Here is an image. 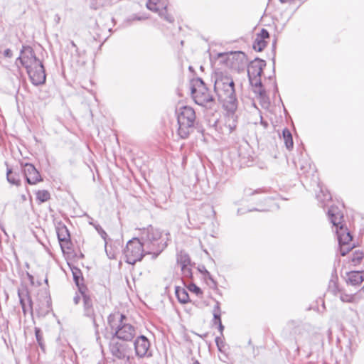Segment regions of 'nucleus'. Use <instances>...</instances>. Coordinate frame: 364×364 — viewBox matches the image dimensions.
Masks as SVG:
<instances>
[{"instance_id":"obj_1","label":"nucleus","mask_w":364,"mask_h":364,"mask_svg":"<svg viewBox=\"0 0 364 364\" xmlns=\"http://www.w3.org/2000/svg\"><path fill=\"white\" fill-rule=\"evenodd\" d=\"M214 90L218 100L223 103L224 109L230 114H235L237 109L238 100L232 77L227 73L216 72Z\"/></svg>"},{"instance_id":"obj_2","label":"nucleus","mask_w":364,"mask_h":364,"mask_svg":"<svg viewBox=\"0 0 364 364\" xmlns=\"http://www.w3.org/2000/svg\"><path fill=\"white\" fill-rule=\"evenodd\" d=\"M146 255H151L152 259H156L166 247L167 243L162 238V232L159 229L149 225L141 231L138 237Z\"/></svg>"},{"instance_id":"obj_3","label":"nucleus","mask_w":364,"mask_h":364,"mask_svg":"<svg viewBox=\"0 0 364 364\" xmlns=\"http://www.w3.org/2000/svg\"><path fill=\"white\" fill-rule=\"evenodd\" d=\"M177 134L180 139H187L195 129L196 112L189 106H183L177 112Z\"/></svg>"},{"instance_id":"obj_4","label":"nucleus","mask_w":364,"mask_h":364,"mask_svg":"<svg viewBox=\"0 0 364 364\" xmlns=\"http://www.w3.org/2000/svg\"><path fill=\"white\" fill-rule=\"evenodd\" d=\"M330 222L336 228L339 246L346 245L352 240L353 236L342 224L343 215L337 206L331 205L327 212Z\"/></svg>"},{"instance_id":"obj_5","label":"nucleus","mask_w":364,"mask_h":364,"mask_svg":"<svg viewBox=\"0 0 364 364\" xmlns=\"http://www.w3.org/2000/svg\"><path fill=\"white\" fill-rule=\"evenodd\" d=\"M190 89L191 96L197 105L205 107H211V105L214 103L215 99L202 78L196 77L192 79Z\"/></svg>"},{"instance_id":"obj_6","label":"nucleus","mask_w":364,"mask_h":364,"mask_svg":"<svg viewBox=\"0 0 364 364\" xmlns=\"http://www.w3.org/2000/svg\"><path fill=\"white\" fill-rule=\"evenodd\" d=\"M125 262L130 264H134L136 262L141 261L146 255L138 237H134L127 243L124 250Z\"/></svg>"},{"instance_id":"obj_7","label":"nucleus","mask_w":364,"mask_h":364,"mask_svg":"<svg viewBox=\"0 0 364 364\" xmlns=\"http://www.w3.org/2000/svg\"><path fill=\"white\" fill-rule=\"evenodd\" d=\"M109 350L114 358L124 360V364L130 363L132 350L127 343L119 341L113 337L109 343Z\"/></svg>"},{"instance_id":"obj_8","label":"nucleus","mask_w":364,"mask_h":364,"mask_svg":"<svg viewBox=\"0 0 364 364\" xmlns=\"http://www.w3.org/2000/svg\"><path fill=\"white\" fill-rule=\"evenodd\" d=\"M127 319V316L124 314L120 315V319L119 324L114 328V336L117 340H122L124 341H132L136 334V329L134 326L129 323L124 322V320Z\"/></svg>"},{"instance_id":"obj_9","label":"nucleus","mask_w":364,"mask_h":364,"mask_svg":"<svg viewBox=\"0 0 364 364\" xmlns=\"http://www.w3.org/2000/svg\"><path fill=\"white\" fill-rule=\"evenodd\" d=\"M26 70L33 85L38 86L46 82V74L45 68L41 60Z\"/></svg>"},{"instance_id":"obj_10","label":"nucleus","mask_w":364,"mask_h":364,"mask_svg":"<svg viewBox=\"0 0 364 364\" xmlns=\"http://www.w3.org/2000/svg\"><path fill=\"white\" fill-rule=\"evenodd\" d=\"M35 52L30 46H22L20 50V55L16 60V63L19 62L26 69L39 62Z\"/></svg>"},{"instance_id":"obj_11","label":"nucleus","mask_w":364,"mask_h":364,"mask_svg":"<svg viewBox=\"0 0 364 364\" xmlns=\"http://www.w3.org/2000/svg\"><path fill=\"white\" fill-rule=\"evenodd\" d=\"M82 294L83 301V316L89 318L95 327V334L98 335V326L97 323L96 315L93 307V301L90 296L87 294V291H83Z\"/></svg>"},{"instance_id":"obj_12","label":"nucleus","mask_w":364,"mask_h":364,"mask_svg":"<svg viewBox=\"0 0 364 364\" xmlns=\"http://www.w3.org/2000/svg\"><path fill=\"white\" fill-rule=\"evenodd\" d=\"M309 327L310 326L308 324L299 325L295 327L294 333L295 334V342L297 345V350H299L302 347H305L306 343H309Z\"/></svg>"},{"instance_id":"obj_13","label":"nucleus","mask_w":364,"mask_h":364,"mask_svg":"<svg viewBox=\"0 0 364 364\" xmlns=\"http://www.w3.org/2000/svg\"><path fill=\"white\" fill-rule=\"evenodd\" d=\"M134 346L136 356L143 358L151 355L149 351L150 342L145 336L141 335L138 336L134 342Z\"/></svg>"},{"instance_id":"obj_14","label":"nucleus","mask_w":364,"mask_h":364,"mask_svg":"<svg viewBox=\"0 0 364 364\" xmlns=\"http://www.w3.org/2000/svg\"><path fill=\"white\" fill-rule=\"evenodd\" d=\"M23 173L26 182L31 185L36 184L37 183L43 181L38 171L36 168L33 164L31 163H26L24 164Z\"/></svg>"},{"instance_id":"obj_15","label":"nucleus","mask_w":364,"mask_h":364,"mask_svg":"<svg viewBox=\"0 0 364 364\" xmlns=\"http://www.w3.org/2000/svg\"><path fill=\"white\" fill-rule=\"evenodd\" d=\"M294 164L296 168L299 169L300 174L307 177V174L313 173L314 168L312 166L310 159L306 156L301 155V157L294 158Z\"/></svg>"},{"instance_id":"obj_16","label":"nucleus","mask_w":364,"mask_h":364,"mask_svg":"<svg viewBox=\"0 0 364 364\" xmlns=\"http://www.w3.org/2000/svg\"><path fill=\"white\" fill-rule=\"evenodd\" d=\"M266 61L259 58H255L248 65L247 75L261 76L266 67Z\"/></svg>"},{"instance_id":"obj_17","label":"nucleus","mask_w":364,"mask_h":364,"mask_svg":"<svg viewBox=\"0 0 364 364\" xmlns=\"http://www.w3.org/2000/svg\"><path fill=\"white\" fill-rule=\"evenodd\" d=\"M56 232L61 247H63V245H65L69 249L68 245L70 244V234L65 225L63 223H59L56 227Z\"/></svg>"},{"instance_id":"obj_18","label":"nucleus","mask_w":364,"mask_h":364,"mask_svg":"<svg viewBox=\"0 0 364 364\" xmlns=\"http://www.w3.org/2000/svg\"><path fill=\"white\" fill-rule=\"evenodd\" d=\"M270 37L269 31L266 28H262L260 32L256 35V38L253 43V49L256 51L261 52L267 46V39Z\"/></svg>"},{"instance_id":"obj_19","label":"nucleus","mask_w":364,"mask_h":364,"mask_svg":"<svg viewBox=\"0 0 364 364\" xmlns=\"http://www.w3.org/2000/svg\"><path fill=\"white\" fill-rule=\"evenodd\" d=\"M68 265L72 272L73 281L75 285L77 287L79 293L83 294V291H87V289L86 286L83 284L84 278L81 270L78 267L69 263Z\"/></svg>"},{"instance_id":"obj_20","label":"nucleus","mask_w":364,"mask_h":364,"mask_svg":"<svg viewBox=\"0 0 364 364\" xmlns=\"http://www.w3.org/2000/svg\"><path fill=\"white\" fill-rule=\"evenodd\" d=\"M346 283L353 287L360 286L364 281V270H353L346 273Z\"/></svg>"},{"instance_id":"obj_21","label":"nucleus","mask_w":364,"mask_h":364,"mask_svg":"<svg viewBox=\"0 0 364 364\" xmlns=\"http://www.w3.org/2000/svg\"><path fill=\"white\" fill-rule=\"evenodd\" d=\"M18 296L19 298V302L21 306L22 311H23V314H26V311H27L25 299H26L28 304L29 309L31 310V312L32 313L33 301H32V299H31V296L28 291L26 289H25L23 291L18 289Z\"/></svg>"},{"instance_id":"obj_22","label":"nucleus","mask_w":364,"mask_h":364,"mask_svg":"<svg viewBox=\"0 0 364 364\" xmlns=\"http://www.w3.org/2000/svg\"><path fill=\"white\" fill-rule=\"evenodd\" d=\"M250 81V84L255 89V92H257L261 98H263L266 95V91L263 87L261 76H253L247 75Z\"/></svg>"},{"instance_id":"obj_23","label":"nucleus","mask_w":364,"mask_h":364,"mask_svg":"<svg viewBox=\"0 0 364 364\" xmlns=\"http://www.w3.org/2000/svg\"><path fill=\"white\" fill-rule=\"evenodd\" d=\"M175 294L178 301L181 304H185L191 301L188 293L184 288L181 287H176Z\"/></svg>"},{"instance_id":"obj_24","label":"nucleus","mask_w":364,"mask_h":364,"mask_svg":"<svg viewBox=\"0 0 364 364\" xmlns=\"http://www.w3.org/2000/svg\"><path fill=\"white\" fill-rule=\"evenodd\" d=\"M6 165L7 166L6 179L8 182L16 186H20L21 180L18 173L14 172L11 168H9L7 163H6Z\"/></svg>"},{"instance_id":"obj_25","label":"nucleus","mask_w":364,"mask_h":364,"mask_svg":"<svg viewBox=\"0 0 364 364\" xmlns=\"http://www.w3.org/2000/svg\"><path fill=\"white\" fill-rule=\"evenodd\" d=\"M282 139L284 140L286 148L291 150L294 146L293 137L291 132L288 128H284L282 130Z\"/></svg>"},{"instance_id":"obj_26","label":"nucleus","mask_w":364,"mask_h":364,"mask_svg":"<svg viewBox=\"0 0 364 364\" xmlns=\"http://www.w3.org/2000/svg\"><path fill=\"white\" fill-rule=\"evenodd\" d=\"M92 9H99L104 6L111 5L113 0H88Z\"/></svg>"},{"instance_id":"obj_27","label":"nucleus","mask_w":364,"mask_h":364,"mask_svg":"<svg viewBox=\"0 0 364 364\" xmlns=\"http://www.w3.org/2000/svg\"><path fill=\"white\" fill-rule=\"evenodd\" d=\"M213 324L216 325V324L219 323L220 322H222L220 303L218 301H216L215 304L213 307Z\"/></svg>"},{"instance_id":"obj_28","label":"nucleus","mask_w":364,"mask_h":364,"mask_svg":"<svg viewBox=\"0 0 364 364\" xmlns=\"http://www.w3.org/2000/svg\"><path fill=\"white\" fill-rule=\"evenodd\" d=\"M157 12L161 18L166 21L168 23H173L174 21V17L168 12L166 6L161 7Z\"/></svg>"},{"instance_id":"obj_29","label":"nucleus","mask_w":364,"mask_h":364,"mask_svg":"<svg viewBox=\"0 0 364 364\" xmlns=\"http://www.w3.org/2000/svg\"><path fill=\"white\" fill-rule=\"evenodd\" d=\"M316 198L321 203V205L324 208L326 206L325 202L330 200L331 199V196L330 193L328 191L324 193L323 191L321 188L320 193L316 194Z\"/></svg>"},{"instance_id":"obj_30","label":"nucleus","mask_w":364,"mask_h":364,"mask_svg":"<svg viewBox=\"0 0 364 364\" xmlns=\"http://www.w3.org/2000/svg\"><path fill=\"white\" fill-rule=\"evenodd\" d=\"M162 6L161 0H148L146 3L147 9L155 12L159 11V9L163 7Z\"/></svg>"},{"instance_id":"obj_31","label":"nucleus","mask_w":364,"mask_h":364,"mask_svg":"<svg viewBox=\"0 0 364 364\" xmlns=\"http://www.w3.org/2000/svg\"><path fill=\"white\" fill-rule=\"evenodd\" d=\"M50 198V193L46 190H41L36 192V199L40 203H45Z\"/></svg>"},{"instance_id":"obj_32","label":"nucleus","mask_w":364,"mask_h":364,"mask_svg":"<svg viewBox=\"0 0 364 364\" xmlns=\"http://www.w3.org/2000/svg\"><path fill=\"white\" fill-rule=\"evenodd\" d=\"M178 263L181 267L192 266L191 260L188 255L181 254L178 257Z\"/></svg>"},{"instance_id":"obj_33","label":"nucleus","mask_w":364,"mask_h":364,"mask_svg":"<svg viewBox=\"0 0 364 364\" xmlns=\"http://www.w3.org/2000/svg\"><path fill=\"white\" fill-rule=\"evenodd\" d=\"M35 336L37 341V343L38 346H40L41 349L44 351L45 350V344L43 342V332L41 330V328L36 327L35 328Z\"/></svg>"},{"instance_id":"obj_34","label":"nucleus","mask_w":364,"mask_h":364,"mask_svg":"<svg viewBox=\"0 0 364 364\" xmlns=\"http://www.w3.org/2000/svg\"><path fill=\"white\" fill-rule=\"evenodd\" d=\"M70 56H65V58L70 61H78V58L82 55V53H84V51L81 52L78 48H76L75 49L73 50V52H70Z\"/></svg>"},{"instance_id":"obj_35","label":"nucleus","mask_w":364,"mask_h":364,"mask_svg":"<svg viewBox=\"0 0 364 364\" xmlns=\"http://www.w3.org/2000/svg\"><path fill=\"white\" fill-rule=\"evenodd\" d=\"M363 257L364 254L363 253V252L356 250L353 253L351 262L354 264V265H357L362 261Z\"/></svg>"},{"instance_id":"obj_36","label":"nucleus","mask_w":364,"mask_h":364,"mask_svg":"<svg viewBox=\"0 0 364 364\" xmlns=\"http://www.w3.org/2000/svg\"><path fill=\"white\" fill-rule=\"evenodd\" d=\"M339 297L341 301L345 303H353L355 301V294H348L342 291Z\"/></svg>"},{"instance_id":"obj_37","label":"nucleus","mask_w":364,"mask_h":364,"mask_svg":"<svg viewBox=\"0 0 364 364\" xmlns=\"http://www.w3.org/2000/svg\"><path fill=\"white\" fill-rule=\"evenodd\" d=\"M336 280H337V277L336 276V279H331L330 280V284H329V289H331V291H332L333 295H337L338 293L341 294L342 292V291L338 287Z\"/></svg>"},{"instance_id":"obj_38","label":"nucleus","mask_w":364,"mask_h":364,"mask_svg":"<svg viewBox=\"0 0 364 364\" xmlns=\"http://www.w3.org/2000/svg\"><path fill=\"white\" fill-rule=\"evenodd\" d=\"M186 287L190 291L194 293L198 296L203 295L201 289L193 282L190 283Z\"/></svg>"},{"instance_id":"obj_39","label":"nucleus","mask_w":364,"mask_h":364,"mask_svg":"<svg viewBox=\"0 0 364 364\" xmlns=\"http://www.w3.org/2000/svg\"><path fill=\"white\" fill-rule=\"evenodd\" d=\"M192 266H186V267H181V272L182 275L183 277L187 279H192L193 277V272H192Z\"/></svg>"},{"instance_id":"obj_40","label":"nucleus","mask_w":364,"mask_h":364,"mask_svg":"<svg viewBox=\"0 0 364 364\" xmlns=\"http://www.w3.org/2000/svg\"><path fill=\"white\" fill-rule=\"evenodd\" d=\"M147 16L139 14H133L127 18L126 21L129 23H131L133 21H143L147 19Z\"/></svg>"},{"instance_id":"obj_41","label":"nucleus","mask_w":364,"mask_h":364,"mask_svg":"<svg viewBox=\"0 0 364 364\" xmlns=\"http://www.w3.org/2000/svg\"><path fill=\"white\" fill-rule=\"evenodd\" d=\"M215 342L219 352L223 353V350H225V343L223 342L222 338L220 336H217L215 338Z\"/></svg>"},{"instance_id":"obj_42","label":"nucleus","mask_w":364,"mask_h":364,"mask_svg":"<svg viewBox=\"0 0 364 364\" xmlns=\"http://www.w3.org/2000/svg\"><path fill=\"white\" fill-rule=\"evenodd\" d=\"M230 55L232 56V59L239 60L241 62H242L246 58V55L244 52L242 51H237L235 53H231Z\"/></svg>"},{"instance_id":"obj_43","label":"nucleus","mask_w":364,"mask_h":364,"mask_svg":"<svg viewBox=\"0 0 364 364\" xmlns=\"http://www.w3.org/2000/svg\"><path fill=\"white\" fill-rule=\"evenodd\" d=\"M94 228L97 231V232L100 235V236L105 240V237L107 236L106 232L104 230V229L101 227L100 225L96 224L94 225Z\"/></svg>"},{"instance_id":"obj_44","label":"nucleus","mask_w":364,"mask_h":364,"mask_svg":"<svg viewBox=\"0 0 364 364\" xmlns=\"http://www.w3.org/2000/svg\"><path fill=\"white\" fill-rule=\"evenodd\" d=\"M277 38H274V39L272 41V53H273V57H272V63H273V70H274V65H275V53H276V46H277Z\"/></svg>"},{"instance_id":"obj_45","label":"nucleus","mask_w":364,"mask_h":364,"mask_svg":"<svg viewBox=\"0 0 364 364\" xmlns=\"http://www.w3.org/2000/svg\"><path fill=\"white\" fill-rule=\"evenodd\" d=\"M218 358L220 361L228 363L229 361L228 355L226 353L225 350H223V353H220V355H218Z\"/></svg>"},{"instance_id":"obj_46","label":"nucleus","mask_w":364,"mask_h":364,"mask_svg":"<svg viewBox=\"0 0 364 364\" xmlns=\"http://www.w3.org/2000/svg\"><path fill=\"white\" fill-rule=\"evenodd\" d=\"M3 55L5 58H11L13 56V52L11 49L7 48L4 51Z\"/></svg>"},{"instance_id":"obj_47","label":"nucleus","mask_w":364,"mask_h":364,"mask_svg":"<svg viewBox=\"0 0 364 364\" xmlns=\"http://www.w3.org/2000/svg\"><path fill=\"white\" fill-rule=\"evenodd\" d=\"M344 245H341L340 246V248H341V255L342 256H345L346 254L348 253V252L350 250V247H343Z\"/></svg>"},{"instance_id":"obj_48","label":"nucleus","mask_w":364,"mask_h":364,"mask_svg":"<svg viewBox=\"0 0 364 364\" xmlns=\"http://www.w3.org/2000/svg\"><path fill=\"white\" fill-rule=\"evenodd\" d=\"M210 282L208 283L210 288L213 289H217L218 288V283L213 278L210 280H209Z\"/></svg>"},{"instance_id":"obj_49","label":"nucleus","mask_w":364,"mask_h":364,"mask_svg":"<svg viewBox=\"0 0 364 364\" xmlns=\"http://www.w3.org/2000/svg\"><path fill=\"white\" fill-rule=\"evenodd\" d=\"M76 48H77V45L75 43L74 41H71L70 42V44L67 46V49L70 51V52H73V50L75 49Z\"/></svg>"},{"instance_id":"obj_50","label":"nucleus","mask_w":364,"mask_h":364,"mask_svg":"<svg viewBox=\"0 0 364 364\" xmlns=\"http://www.w3.org/2000/svg\"><path fill=\"white\" fill-rule=\"evenodd\" d=\"M81 299H82V294L80 293V294H77L76 293L75 296L73 298L74 304H78L80 303Z\"/></svg>"},{"instance_id":"obj_51","label":"nucleus","mask_w":364,"mask_h":364,"mask_svg":"<svg viewBox=\"0 0 364 364\" xmlns=\"http://www.w3.org/2000/svg\"><path fill=\"white\" fill-rule=\"evenodd\" d=\"M204 279L205 280H210L211 279H213V276L211 275V274L210 273V272H208L206 269H204Z\"/></svg>"},{"instance_id":"obj_52","label":"nucleus","mask_w":364,"mask_h":364,"mask_svg":"<svg viewBox=\"0 0 364 364\" xmlns=\"http://www.w3.org/2000/svg\"><path fill=\"white\" fill-rule=\"evenodd\" d=\"M260 192H261L260 189L255 190V191H251V190L250 189V190H246L245 191V194L247 196H252V195H254L255 193H259Z\"/></svg>"},{"instance_id":"obj_53","label":"nucleus","mask_w":364,"mask_h":364,"mask_svg":"<svg viewBox=\"0 0 364 364\" xmlns=\"http://www.w3.org/2000/svg\"><path fill=\"white\" fill-rule=\"evenodd\" d=\"M218 325V331H220V335L223 336V331H224V326L223 325L222 322H220L219 323L217 324Z\"/></svg>"},{"instance_id":"obj_54","label":"nucleus","mask_w":364,"mask_h":364,"mask_svg":"<svg viewBox=\"0 0 364 364\" xmlns=\"http://www.w3.org/2000/svg\"><path fill=\"white\" fill-rule=\"evenodd\" d=\"M269 210V209H267V208H255L248 210V211L249 212H251V211H267Z\"/></svg>"},{"instance_id":"obj_55","label":"nucleus","mask_w":364,"mask_h":364,"mask_svg":"<svg viewBox=\"0 0 364 364\" xmlns=\"http://www.w3.org/2000/svg\"><path fill=\"white\" fill-rule=\"evenodd\" d=\"M204 269H206V268H205V267L204 265L199 266V267H198V271H199L201 274H203V275H204Z\"/></svg>"},{"instance_id":"obj_56","label":"nucleus","mask_w":364,"mask_h":364,"mask_svg":"<svg viewBox=\"0 0 364 364\" xmlns=\"http://www.w3.org/2000/svg\"><path fill=\"white\" fill-rule=\"evenodd\" d=\"M274 94L278 93V92H279L276 82H274Z\"/></svg>"},{"instance_id":"obj_57","label":"nucleus","mask_w":364,"mask_h":364,"mask_svg":"<svg viewBox=\"0 0 364 364\" xmlns=\"http://www.w3.org/2000/svg\"><path fill=\"white\" fill-rule=\"evenodd\" d=\"M281 3L284 4V3H287V2H289V3H291V2H294L295 0H279Z\"/></svg>"},{"instance_id":"obj_58","label":"nucleus","mask_w":364,"mask_h":364,"mask_svg":"<svg viewBox=\"0 0 364 364\" xmlns=\"http://www.w3.org/2000/svg\"><path fill=\"white\" fill-rule=\"evenodd\" d=\"M60 19V18L59 15H58V14H57V15H55V21H56V23H59Z\"/></svg>"},{"instance_id":"obj_59","label":"nucleus","mask_w":364,"mask_h":364,"mask_svg":"<svg viewBox=\"0 0 364 364\" xmlns=\"http://www.w3.org/2000/svg\"><path fill=\"white\" fill-rule=\"evenodd\" d=\"M242 213H244V212H241V209H240V208H239V209L237 210V214H239V215H240V214H242Z\"/></svg>"},{"instance_id":"obj_60","label":"nucleus","mask_w":364,"mask_h":364,"mask_svg":"<svg viewBox=\"0 0 364 364\" xmlns=\"http://www.w3.org/2000/svg\"><path fill=\"white\" fill-rule=\"evenodd\" d=\"M193 364H200L198 360H196L193 363Z\"/></svg>"},{"instance_id":"obj_61","label":"nucleus","mask_w":364,"mask_h":364,"mask_svg":"<svg viewBox=\"0 0 364 364\" xmlns=\"http://www.w3.org/2000/svg\"><path fill=\"white\" fill-rule=\"evenodd\" d=\"M89 223H90V225H93V226H94V225H95V224L92 223V221H90Z\"/></svg>"},{"instance_id":"obj_62","label":"nucleus","mask_w":364,"mask_h":364,"mask_svg":"<svg viewBox=\"0 0 364 364\" xmlns=\"http://www.w3.org/2000/svg\"><path fill=\"white\" fill-rule=\"evenodd\" d=\"M28 275L31 279H33V276L30 275L29 274H28Z\"/></svg>"},{"instance_id":"obj_63","label":"nucleus","mask_w":364,"mask_h":364,"mask_svg":"<svg viewBox=\"0 0 364 364\" xmlns=\"http://www.w3.org/2000/svg\"><path fill=\"white\" fill-rule=\"evenodd\" d=\"M311 350H309V354H308V356H310V355H311Z\"/></svg>"},{"instance_id":"obj_64","label":"nucleus","mask_w":364,"mask_h":364,"mask_svg":"<svg viewBox=\"0 0 364 364\" xmlns=\"http://www.w3.org/2000/svg\"><path fill=\"white\" fill-rule=\"evenodd\" d=\"M311 350H309V354H308V356H310V355H311Z\"/></svg>"}]
</instances>
